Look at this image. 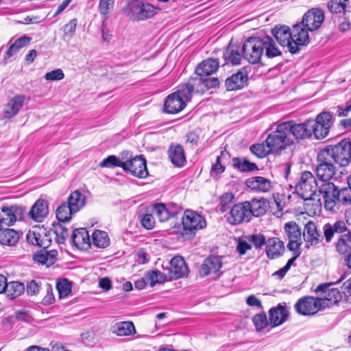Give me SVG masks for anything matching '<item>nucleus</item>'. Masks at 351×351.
I'll return each mask as SVG.
<instances>
[{"mask_svg": "<svg viewBox=\"0 0 351 351\" xmlns=\"http://www.w3.org/2000/svg\"><path fill=\"white\" fill-rule=\"evenodd\" d=\"M221 258L217 256H209L202 264L199 274L202 277L214 275L215 278H219L222 272L220 269L222 267Z\"/></svg>", "mask_w": 351, "mask_h": 351, "instance_id": "dca6fc26", "label": "nucleus"}, {"mask_svg": "<svg viewBox=\"0 0 351 351\" xmlns=\"http://www.w3.org/2000/svg\"><path fill=\"white\" fill-rule=\"evenodd\" d=\"M324 20V12L317 8L310 9L303 16L301 21L302 26L310 32L319 29Z\"/></svg>", "mask_w": 351, "mask_h": 351, "instance_id": "4468645a", "label": "nucleus"}, {"mask_svg": "<svg viewBox=\"0 0 351 351\" xmlns=\"http://www.w3.org/2000/svg\"><path fill=\"white\" fill-rule=\"evenodd\" d=\"M48 214V208L46 202L38 199L33 205L29 215L37 222H41Z\"/></svg>", "mask_w": 351, "mask_h": 351, "instance_id": "473e14b6", "label": "nucleus"}, {"mask_svg": "<svg viewBox=\"0 0 351 351\" xmlns=\"http://www.w3.org/2000/svg\"><path fill=\"white\" fill-rule=\"evenodd\" d=\"M245 238L250 243H252L256 249L261 248L267 243L266 238L262 234H249L245 236Z\"/></svg>", "mask_w": 351, "mask_h": 351, "instance_id": "6e6d98bb", "label": "nucleus"}, {"mask_svg": "<svg viewBox=\"0 0 351 351\" xmlns=\"http://www.w3.org/2000/svg\"><path fill=\"white\" fill-rule=\"evenodd\" d=\"M75 213L71 210V207L68 204L63 202L56 209V217L60 222L69 221L72 218V215Z\"/></svg>", "mask_w": 351, "mask_h": 351, "instance_id": "c03bdc74", "label": "nucleus"}, {"mask_svg": "<svg viewBox=\"0 0 351 351\" xmlns=\"http://www.w3.org/2000/svg\"><path fill=\"white\" fill-rule=\"evenodd\" d=\"M247 75L245 71H239L227 78L225 86L228 90H236L243 88L247 82Z\"/></svg>", "mask_w": 351, "mask_h": 351, "instance_id": "5701e85b", "label": "nucleus"}, {"mask_svg": "<svg viewBox=\"0 0 351 351\" xmlns=\"http://www.w3.org/2000/svg\"><path fill=\"white\" fill-rule=\"evenodd\" d=\"M234 198V196L232 193H226L221 196L220 210L222 213L226 212L230 208V204L233 202Z\"/></svg>", "mask_w": 351, "mask_h": 351, "instance_id": "680f3d73", "label": "nucleus"}, {"mask_svg": "<svg viewBox=\"0 0 351 351\" xmlns=\"http://www.w3.org/2000/svg\"><path fill=\"white\" fill-rule=\"evenodd\" d=\"M123 166H125L124 161L114 155L108 156L99 163V167L108 169L121 167L123 169Z\"/></svg>", "mask_w": 351, "mask_h": 351, "instance_id": "8fccbe9b", "label": "nucleus"}, {"mask_svg": "<svg viewBox=\"0 0 351 351\" xmlns=\"http://www.w3.org/2000/svg\"><path fill=\"white\" fill-rule=\"evenodd\" d=\"M234 167L241 171H252L258 169L256 165L246 159L234 158L232 159Z\"/></svg>", "mask_w": 351, "mask_h": 351, "instance_id": "09e8293b", "label": "nucleus"}, {"mask_svg": "<svg viewBox=\"0 0 351 351\" xmlns=\"http://www.w3.org/2000/svg\"><path fill=\"white\" fill-rule=\"evenodd\" d=\"M338 202L344 205L351 204V186L345 187L339 191Z\"/></svg>", "mask_w": 351, "mask_h": 351, "instance_id": "13d9d810", "label": "nucleus"}, {"mask_svg": "<svg viewBox=\"0 0 351 351\" xmlns=\"http://www.w3.org/2000/svg\"><path fill=\"white\" fill-rule=\"evenodd\" d=\"M330 286L331 284H322L315 290L316 293H322L318 298L322 309L337 304L342 298L341 292L336 288H330Z\"/></svg>", "mask_w": 351, "mask_h": 351, "instance_id": "0eeeda50", "label": "nucleus"}, {"mask_svg": "<svg viewBox=\"0 0 351 351\" xmlns=\"http://www.w3.org/2000/svg\"><path fill=\"white\" fill-rule=\"evenodd\" d=\"M58 252L56 250L42 251L34 256V260L47 267L53 264L56 259Z\"/></svg>", "mask_w": 351, "mask_h": 351, "instance_id": "a19ab883", "label": "nucleus"}, {"mask_svg": "<svg viewBox=\"0 0 351 351\" xmlns=\"http://www.w3.org/2000/svg\"><path fill=\"white\" fill-rule=\"evenodd\" d=\"M19 234L14 229L5 228L0 230V243L1 245L13 246L19 240Z\"/></svg>", "mask_w": 351, "mask_h": 351, "instance_id": "f704fd0d", "label": "nucleus"}, {"mask_svg": "<svg viewBox=\"0 0 351 351\" xmlns=\"http://www.w3.org/2000/svg\"><path fill=\"white\" fill-rule=\"evenodd\" d=\"M123 170L139 178L148 176L146 160L142 156H136L130 160L124 161Z\"/></svg>", "mask_w": 351, "mask_h": 351, "instance_id": "ddd939ff", "label": "nucleus"}, {"mask_svg": "<svg viewBox=\"0 0 351 351\" xmlns=\"http://www.w3.org/2000/svg\"><path fill=\"white\" fill-rule=\"evenodd\" d=\"M317 182L313 174L308 171H304L300 176L299 182L295 186L297 194L304 200H315L317 196L316 191Z\"/></svg>", "mask_w": 351, "mask_h": 351, "instance_id": "20e7f679", "label": "nucleus"}, {"mask_svg": "<svg viewBox=\"0 0 351 351\" xmlns=\"http://www.w3.org/2000/svg\"><path fill=\"white\" fill-rule=\"evenodd\" d=\"M130 9L137 20H146L153 17L160 10L149 3H144L138 0H134L130 3Z\"/></svg>", "mask_w": 351, "mask_h": 351, "instance_id": "f3484780", "label": "nucleus"}, {"mask_svg": "<svg viewBox=\"0 0 351 351\" xmlns=\"http://www.w3.org/2000/svg\"><path fill=\"white\" fill-rule=\"evenodd\" d=\"M203 76H199L195 78H191L189 82L191 85V88L196 93H204L206 91L204 88V82L202 78Z\"/></svg>", "mask_w": 351, "mask_h": 351, "instance_id": "4d7b16f0", "label": "nucleus"}, {"mask_svg": "<svg viewBox=\"0 0 351 351\" xmlns=\"http://www.w3.org/2000/svg\"><path fill=\"white\" fill-rule=\"evenodd\" d=\"M287 127V132L292 140V144L297 139H303L311 136L309 120L302 123H295L293 121L282 122Z\"/></svg>", "mask_w": 351, "mask_h": 351, "instance_id": "2eb2a0df", "label": "nucleus"}, {"mask_svg": "<svg viewBox=\"0 0 351 351\" xmlns=\"http://www.w3.org/2000/svg\"><path fill=\"white\" fill-rule=\"evenodd\" d=\"M252 320L257 330H261L269 324L265 313L256 314Z\"/></svg>", "mask_w": 351, "mask_h": 351, "instance_id": "052dcab7", "label": "nucleus"}, {"mask_svg": "<svg viewBox=\"0 0 351 351\" xmlns=\"http://www.w3.org/2000/svg\"><path fill=\"white\" fill-rule=\"evenodd\" d=\"M298 313L302 315H315L322 310V304L318 298L305 296L300 298L294 305Z\"/></svg>", "mask_w": 351, "mask_h": 351, "instance_id": "9d476101", "label": "nucleus"}, {"mask_svg": "<svg viewBox=\"0 0 351 351\" xmlns=\"http://www.w3.org/2000/svg\"><path fill=\"white\" fill-rule=\"evenodd\" d=\"M288 315L286 308L278 304L276 308H271L269 311V325L274 328L282 324L287 320Z\"/></svg>", "mask_w": 351, "mask_h": 351, "instance_id": "c85d7f7f", "label": "nucleus"}, {"mask_svg": "<svg viewBox=\"0 0 351 351\" xmlns=\"http://www.w3.org/2000/svg\"><path fill=\"white\" fill-rule=\"evenodd\" d=\"M303 238L308 247H315L323 241L322 233L317 230V225L313 221H308L305 225Z\"/></svg>", "mask_w": 351, "mask_h": 351, "instance_id": "aec40b11", "label": "nucleus"}, {"mask_svg": "<svg viewBox=\"0 0 351 351\" xmlns=\"http://www.w3.org/2000/svg\"><path fill=\"white\" fill-rule=\"evenodd\" d=\"M170 274L171 278L174 279H179L187 275L188 267L182 257L177 256L171 259Z\"/></svg>", "mask_w": 351, "mask_h": 351, "instance_id": "bb28decb", "label": "nucleus"}, {"mask_svg": "<svg viewBox=\"0 0 351 351\" xmlns=\"http://www.w3.org/2000/svg\"><path fill=\"white\" fill-rule=\"evenodd\" d=\"M348 0H330L328 3V8L332 14H342L346 15V8Z\"/></svg>", "mask_w": 351, "mask_h": 351, "instance_id": "3c124183", "label": "nucleus"}, {"mask_svg": "<svg viewBox=\"0 0 351 351\" xmlns=\"http://www.w3.org/2000/svg\"><path fill=\"white\" fill-rule=\"evenodd\" d=\"M141 223L147 230H151L154 227L155 220L152 215L145 214L142 216Z\"/></svg>", "mask_w": 351, "mask_h": 351, "instance_id": "69168bd1", "label": "nucleus"}, {"mask_svg": "<svg viewBox=\"0 0 351 351\" xmlns=\"http://www.w3.org/2000/svg\"><path fill=\"white\" fill-rule=\"evenodd\" d=\"M52 231L56 234V241L58 243H64L69 237L67 228L60 222L53 224Z\"/></svg>", "mask_w": 351, "mask_h": 351, "instance_id": "de8ad7c7", "label": "nucleus"}, {"mask_svg": "<svg viewBox=\"0 0 351 351\" xmlns=\"http://www.w3.org/2000/svg\"><path fill=\"white\" fill-rule=\"evenodd\" d=\"M180 236L185 240L193 238L197 231L206 227V221L202 215L191 210H186L182 218Z\"/></svg>", "mask_w": 351, "mask_h": 351, "instance_id": "7ed1b4c3", "label": "nucleus"}, {"mask_svg": "<svg viewBox=\"0 0 351 351\" xmlns=\"http://www.w3.org/2000/svg\"><path fill=\"white\" fill-rule=\"evenodd\" d=\"M287 127L283 123L277 125L275 131L269 134L265 140L267 147L274 152L285 149L292 145V140L287 132Z\"/></svg>", "mask_w": 351, "mask_h": 351, "instance_id": "39448f33", "label": "nucleus"}, {"mask_svg": "<svg viewBox=\"0 0 351 351\" xmlns=\"http://www.w3.org/2000/svg\"><path fill=\"white\" fill-rule=\"evenodd\" d=\"M284 229L289 239L287 248L289 250L300 249L302 244V232L300 226L295 221H289L285 224Z\"/></svg>", "mask_w": 351, "mask_h": 351, "instance_id": "a211bd4d", "label": "nucleus"}, {"mask_svg": "<svg viewBox=\"0 0 351 351\" xmlns=\"http://www.w3.org/2000/svg\"><path fill=\"white\" fill-rule=\"evenodd\" d=\"M332 118L330 112L324 111L317 116L315 120H309L311 135L313 134L317 139L324 138L332 125Z\"/></svg>", "mask_w": 351, "mask_h": 351, "instance_id": "423d86ee", "label": "nucleus"}, {"mask_svg": "<svg viewBox=\"0 0 351 351\" xmlns=\"http://www.w3.org/2000/svg\"><path fill=\"white\" fill-rule=\"evenodd\" d=\"M319 193L322 195L326 209L333 210L338 202V187L332 182H324L319 188Z\"/></svg>", "mask_w": 351, "mask_h": 351, "instance_id": "f8f14e48", "label": "nucleus"}, {"mask_svg": "<svg viewBox=\"0 0 351 351\" xmlns=\"http://www.w3.org/2000/svg\"><path fill=\"white\" fill-rule=\"evenodd\" d=\"M112 332L118 336L132 335L136 332L135 327L132 322H121L112 327Z\"/></svg>", "mask_w": 351, "mask_h": 351, "instance_id": "e433bc0d", "label": "nucleus"}, {"mask_svg": "<svg viewBox=\"0 0 351 351\" xmlns=\"http://www.w3.org/2000/svg\"><path fill=\"white\" fill-rule=\"evenodd\" d=\"M174 93L178 95L179 97H180L182 100L184 101L186 103V101H188L191 99L193 93H194V91L191 88V85L188 82V83L186 84L184 86Z\"/></svg>", "mask_w": 351, "mask_h": 351, "instance_id": "bf43d9fd", "label": "nucleus"}, {"mask_svg": "<svg viewBox=\"0 0 351 351\" xmlns=\"http://www.w3.org/2000/svg\"><path fill=\"white\" fill-rule=\"evenodd\" d=\"M60 298L67 297L71 292V283L66 278L59 280L56 284Z\"/></svg>", "mask_w": 351, "mask_h": 351, "instance_id": "864d4df0", "label": "nucleus"}, {"mask_svg": "<svg viewBox=\"0 0 351 351\" xmlns=\"http://www.w3.org/2000/svg\"><path fill=\"white\" fill-rule=\"evenodd\" d=\"M31 38L27 36H23L15 40L12 44L5 53V58H9L16 54L21 49L28 45Z\"/></svg>", "mask_w": 351, "mask_h": 351, "instance_id": "37998d69", "label": "nucleus"}, {"mask_svg": "<svg viewBox=\"0 0 351 351\" xmlns=\"http://www.w3.org/2000/svg\"><path fill=\"white\" fill-rule=\"evenodd\" d=\"M73 245L80 250L88 249V230L84 228H77L72 234Z\"/></svg>", "mask_w": 351, "mask_h": 351, "instance_id": "7c9ffc66", "label": "nucleus"}, {"mask_svg": "<svg viewBox=\"0 0 351 351\" xmlns=\"http://www.w3.org/2000/svg\"><path fill=\"white\" fill-rule=\"evenodd\" d=\"M308 29L302 26V23H296L292 28V45L291 53H296L300 51V47L309 43Z\"/></svg>", "mask_w": 351, "mask_h": 351, "instance_id": "9b49d317", "label": "nucleus"}, {"mask_svg": "<svg viewBox=\"0 0 351 351\" xmlns=\"http://www.w3.org/2000/svg\"><path fill=\"white\" fill-rule=\"evenodd\" d=\"M336 251L339 254H345L350 252L351 250V232H348L341 234L337 243H335Z\"/></svg>", "mask_w": 351, "mask_h": 351, "instance_id": "ea45409f", "label": "nucleus"}, {"mask_svg": "<svg viewBox=\"0 0 351 351\" xmlns=\"http://www.w3.org/2000/svg\"><path fill=\"white\" fill-rule=\"evenodd\" d=\"M268 202L265 198H254L248 202V210L250 211V216L259 217L263 215L267 209Z\"/></svg>", "mask_w": 351, "mask_h": 351, "instance_id": "2f4dec72", "label": "nucleus"}, {"mask_svg": "<svg viewBox=\"0 0 351 351\" xmlns=\"http://www.w3.org/2000/svg\"><path fill=\"white\" fill-rule=\"evenodd\" d=\"M322 231L324 234L323 239H325L326 243H330L335 233L332 224L329 223L324 224Z\"/></svg>", "mask_w": 351, "mask_h": 351, "instance_id": "338daca9", "label": "nucleus"}, {"mask_svg": "<svg viewBox=\"0 0 351 351\" xmlns=\"http://www.w3.org/2000/svg\"><path fill=\"white\" fill-rule=\"evenodd\" d=\"M250 149L251 152L260 158H263L270 153H273L270 148L264 143H257L250 146Z\"/></svg>", "mask_w": 351, "mask_h": 351, "instance_id": "5fc2aeb1", "label": "nucleus"}, {"mask_svg": "<svg viewBox=\"0 0 351 351\" xmlns=\"http://www.w3.org/2000/svg\"><path fill=\"white\" fill-rule=\"evenodd\" d=\"M23 209L17 205L3 206L0 208V218L4 226H12L23 216Z\"/></svg>", "mask_w": 351, "mask_h": 351, "instance_id": "6ab92c4d", "label": "nucleus"}, {"mask_svg": "<svg viewBox=\"0 0 351 351\" xmlns=\"http://www.w3.org/2000/svg\"><path fill=\"white\" fill-rule=\"evenodd\" d=\"M40 289V282L35 280H32L27 285V293L28 295H37Z\"/></svg>", "mask_w": 351, "mask_h": 351, "instance_id": "774afa93", "label": "nucleus"}, {"mask_svg": "<svg viewBox=\"0 0 351 351\" xmlns=\"http://www.w3.org/2000/svg\"><path fill=\"white\" fill-rule=\"evenodd\" d=\"M114 0H100L99 3V11L103 19L104 25H105V21L109 17L110 14L113 10Z\"/></svg>", "mask_w": 351, "mask_h": 351, "instance_id": "49530a36", "label": "nucleus"}, {"mask_svg": "<svg viewBox=\"0 0 351 351\" xmlns=\"http://www.w3.org/2000/svg\"><path fill=\"white\" fill-rule=\"evenodd\" d=\"M186 106L184 101H182L175 93L169 95L164 103V110L168 114H176L182 111Z\"/></svg>", "mask_w": 351, "mask_h": 351, "instance_id": "a878e982", "label": "nucleus"}, {"mask_svg": "<svg viewBox=\"0 0 351 351\" xmlns=\"http://www.w3.org/2000/svg\"><path fill=\"white\" fill-rule=\"evenodd\" d=\"M219 66L217 59L208 58L202 61L196 68L195 73L198 76H208L215 73Z\"/></svg>", "mask_w": 351, "mask_h": 351, "instance_id": "c756f323", "label": "nucleus"}, {"mask_svg": "<svg viewBox=\"0 0 351 351\" xmlns=\"http://www.w3.org/2000/svg\"><path fill=\"white\" fill-rule=\"evenodd\" d=\"M272 34L278 43L282 47H287L291 53V45H292V30L285 25H276L272 29Z\"/></svg>", "mask_w": 351, "mask_h": 351, "instance_id": "412c9836", "label": "nucleus"}, {"mask_svg": "<svg viewBox=\"0 0 351 351\" xmlns=\"http://www.w3.org/2000/svg\"><path fill=\"white\" fill-rule=\"evenodd\" d=\"M242 51L243 57L250 64L261 62L263 56L274 58L282 55L274 39L268 36L247 38L243 45Z\"/></svg>", "mask_w": 351, "mask_h": 351, "instance_id": "f257e3e1", "label": "nucleus"}, {"mask_svg": "<svg viewBox=\"0 0 351 351\" xmlns=\"http://www.w3.org/2000/svg\"><path fill=\"white\" fill-rule=\"evenodd\" d=\"M246 186L252 191L261 193L269 192L274 187V183L262 176H255L246 180Z\"/></svg>", "mask_w": 351, "mask_h": 351, "instance_id": "4be33fe9", "label": "nucleus"}, {"mask_svg": "<svg viewBox=\"0 0 351 351\" xmlns=\"http://www.w3.org/2000/svg\"><path fill=\"white\" fill-rule=\"evenodd\" d=\"M25 291V286L23 283L12 281L7 285L5 294L10 299L20 296Z\"/></svg>", "mask_w": 351, "mask_h": 351, "instance_id": "a18cd8bd", "label": "nucleus"}, {"mask_svg": "<svg viewBox=\"0 0 351 351\" xmlns=\"http://www.w3.org/2000/svg\"><path fill=\"white\" fill-rule=\"evenodd\" d=\"M73 212L77 213L85 204V197L78 191L71 193L66 202Z\"/></svg>", "mask_w": 351, "mask_h": 351, "instance_id": "4c0bfd02", "label": "nucleus"}, {"mask_svg": "<svg viewBox=\"0 0 351 351\" xmlns=\"http://www.w3.org/2000/svg\"><path fill=\"white\" fill-rule=\"evenodd\" d=\"M169 158L171 162L177 167H182L185 162V154L183 147L177 145L171 146L168 150Z\"/></svg>", "mask_w": 351, "mask_h": 351, "instance_id": "72a5a7b5", "label": "nucleus"}, {"mask_svg": "<svg viewBox=\"0 0 351 351\" xmlns=\"http://www.w3.org/2000/svg\"><path fill=\"white\" fill-rule=\"evenodd\" d=\"M25 99V96L23 95H17L10 99L5 106V117L10 119L16 115L23 106Z\"/></svg>", "mask_w": 351, "mask_h": 351, "instance_id": "cd10ccee", "label": "nucleus"}, {"mask_svg": "<svg viewBox=\"0 0 351 351\" xmlns=\"http://www.w3.org/2000/svg\"><path fill=\"white\" fill-rule=\"evenodd\" d=\"M242 56L239 48L231 43L228 46L223 53V58L226 64L237 65L241 63Z\"/></svg>", "mask_w": 351, "mask_h": 351, "instance_id": "c9c22d12", "label": "nucleus"}, {"mask_svg": "<svg viewBox=\"0 0 351 351\" xmlns=\"http://www.w3.org/2000/svg\"><path fill=\"white\" fill-rule=\"evenodd\" d=\"M252 249V245L250 242L244 238H239L237 241V250L238 253L242 256L244 255L248 250Z\"/></svg>", "mask_w": 351, "mask_h": 351, "instance_id": "0e129e2a", "label": "nucleus"}, {"mask_svg": "<svg viewBox=\"0 0 351 351\" xmlns=\"http://www.w3.org/2000/svg\"><path fill=\"white\" fill-rule=\"evenodd\" d=\"M321 152L339 167H347L351 162V140L343 138L335 145L326 147Z\"/></svg>", "mask_w": 351, "mask_h": 351, "instance_id": "f03ea898", "label": "nucleus"}, {"mask_svg": "<svg viewBox=\"0 0 351 351\" xmlns=\"http://www.w3.org/2000/svg\"><path fill=\"white\" fill-rule=\"evenodd\" d=\"M64 77V73L61 69H56L47 72L45 75V79L47 81H60Z\"/></svg>", "mask_w": 351, "mask_h": 351, "instance_id": "e2e57ef3", "label": "nucleus"}, {"mask_svg": "<svg viewBox=\"0 0 351 351\" xmlns=\"http://www.w3.org/2000/svg\"><path fill=\"white\" fill-rule=\"evenodd\" d=\"M154 213L161 222L166 221L170 217L177 215V210H171L162 203L156 204L154 206Z\"/></svg>", "mask_w": 351, "mask_h": 351, "instance_id": "58836bf2", "label": "nucleus"}, {"mask_svg": "<svg viewBox=\"0 0 351 351\" xmlns=\"http://www.w3.org/2000/svg\"><path fill=\"white\" fill-rule=\"evenodd\" d=\"M91 237L93 245L97 247L104 249L110 245V238L108 233L105 231L95 230L93 232Z\"/></svg>", "mask_w": 351, "mask_h": 351, "instance_id": "79ce46f5", "label": "nucleus"}, {"mask_svg": "<svg viewBox=\"0 0 351 351\" xmlns=\"http://www.w3.org/2000/svg\"><path fill=\"white\" fill-rule=\"evenodd\" d=\"M166 276L160 271H151L146 274V280L151 287L156 284L162 283L165 281Z\"/></svg>", "mask_w": 351, "mask_h": 351, "instance_id": "603ef678", "label": "nucleus"}, {"mask_svg": "<svg viewBox=\"0 0 351 351\" xmlns=\"http://www.w3.org/2000/svg\"><path fill=\"white\" fill-rule=\"evenodd\" d=\"M284 251V243L279 238L271 237L267 240L266 254L269 258H277L282 255Z\"/></svg>", "mask_w": 351, "mask_h": 351, "instance_id": "393cba45", "label": "nucleus"}, {"mask_svg": "<svg viewBox=\"0 0 351 351\" xmlns=\"http://www.w3.org/2000/svg\"><path fill=\"white\" fill-rule=\"evenodd\" d=\"M250 211L248 210V202L236 204L231 207L227 221L232 225H238L243 222H248L250 219Z\"/></svg>", "mask_w": 351, "mask_h": 351, "instance_id": "1a4fd4ad", "label": "nucleus"}, {"mask_svg": "<svg viewBox=\"0 0 351 351\" xmlns=\"http://www.w3.org/2000/svg\"><path fill=\"white\" fill-rule=\"evenodd\" d=\"M317 162L315 169L317 178L324 182H330L336 173L335 166L321 151L317 154Z\"/></svg>", "mask_w": 351, "mask_h": 351, "instance_id": "6e6552de", "label": "nucleus"}, {"mask_svg": "<svg viewBox=\"0 0 351 351\" xmlns=\"http://www.w3.org/2000/svg\"><path fill=\"white\" fill-rule=\"evenodd\" d=\"M27 239L29 243L32 245L41 247H47L49 244L47 233L45 229L41 228H34L32 230H29L27 234Z\"/></svg>", "mask_w": 351, "mask_h": 351, "instance_id": "b1692460", "label": "nucleus"}]
</instances>
